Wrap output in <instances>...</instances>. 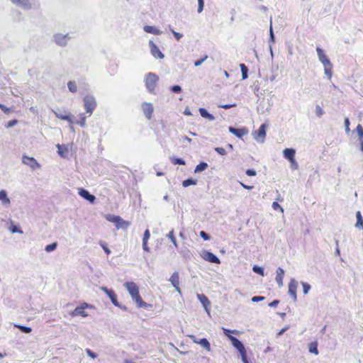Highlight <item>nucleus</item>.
<instances>
[{
	"label": "nucleus",
	"mask_w": 363,
	"mask_h": 363,
	"mask_svg": "<svg viewBox=\"0 0 363 363\" xmlns=\"http://www.w3.org/2000/svg\"><path fill=\"white\" fill-rule=\"evenodd\" d=\"M57 150H58V154L62 157H66L67 156V154H68V149L66 147H64V146H62L59 144L57 145Z\"/></svg>",
	"instance_id": "a878e982"
},
{
	"label": "nucleus",
	"mask_w": 363,
	"mask_h": 363,
	"mask_svg": "<svg viewBox=\"0 0 363 363\" xmlns=\"http://www.w3.org/2000/svg\"><path fill=\"white\" fill-rule=\"evenodd\" d=\"M252 271L255 272V273H257L261 276H264V269L262 267H259V266H257V265H255L253 267H252Z\"/></svg>",
	"instance_id": "4c0bfd02"
},
{
	"label": "nucleus",
	"mask_w": 363,
	"mask_h": 363,
	"mask_svg": "<svg viewBox=\"0 0 363 363\" xmlns=\"http://www.w3.org/2000/svg\"><path fill=\"white\" fill-rule=\"evenodd\" d=\"M229 132L239 138H241L247 133V130L245 128H235L231 126L229 127Z\"/></svg>",
	"instance_id": "a211bd4d"
},
{
	"label": "nucleus",
	"mask_w": 363,
	"mask_h": 363,
	"mask_svg": "<svg viewBox=\"0 0 363 363\" xmlns=\"http://www.w3.org/2000/svg\"><path fill=\"white\" fill-rule=\"evenodd\" d=\"M316 51L318 53V59L323 65L331 67L332 64L327 56L325 55L323 50L320 48L318 47L316 48Z\"/></svg>",
	"instance_id": "9d476101"
},
{
	"label": "nucleus",
	"mask_w": 363,
	"mask_h": 363,
	"mask_svg": "<svg viewBox=\"0 0 363 363\" xmlns=\"http://www.w3.org/2000/svg\"><path fill=\"white\" fill-rule=\"evenodd\" d=\"M208 351H211V345L208 340L206 338L199 340V344Z\"/></svg>",
	"instance_id": "cd10ccee"
},
{
	"label": "nucleus",
	"mask_w": 363,
	"mask_h": 363,
	"mask_svg": "<svg viewBox=\"0 0 363 363\" xmlns=\"http://www.w3.org/2000/svg\"><path fill=\"white\" fill-rule=\"evenodd\" d=\"M167 237L171 240V241L172 242V243L174 244V245L175 246V247H178V245H177V240H176V238L174 236V230H171L167 235Z\"/></svg>",
	"instance_id": "72a5a7b5"
},
{
	"label": "nucleus",
	"mask_w": 363,
	"mask_h": 363,
	"mask_svg": "<svg viewBox=\"0 0 363 363\" xmlns=\"http://www.w3.org/2000/svg\"><path fill=\"white\" fill-rule=\"evenodd\" d=\"M208 58V55H205L203 57L201 58L200 60H198L194 62V66L195 67H199L202 65V63L206 60Z\"/></svg>",
	"instance_id": "37998d69"
},
{
	"label": "nucleus",
	"mask_w": 363,
	"mask_h": 363,
	"mask_svg": "<svg viewBox=\"0 0 363 363\" xmlns=\"http://www.w3.org/2000/svg\"><path fill=\"white\" fill-rule=\"evenodd\" d=\"M198 299L205 308V311L207 312V313L210 314V306H211V302L209 301L207 296H206L204 294H197L196 295Z\"/></svg>",
	"instance_id": "9b49d317"
},
{
	"label": "nucleus",
	"mask_w": 363,
	"mask_h": 363,
	"mask_svg": "<svg viewBox=\"0 0 363 363\" xmlns=\"http://www.w3.org/2000/svg\"><path fill=\"white\" fill-rule=\"evenodd\" d=\"M52 112L54 113V114L56 116L57 118H58L61 120L68 121L70 125L74 123L73 115L72 113H68L67 114H63V113H60V111H56L54 110H52Z\"/></svg>",
	"instance_id": "2eb2a0df"
},
{
	"label": "nucleus",
	"mask_w": 363,
	"mask_h": 363,
	"mask_svg": "<svg viewBox=\"0 0 363 363\" xmlns=\"http://www.w3.org/2000/svg\"><path fill=\"white\" fill-rule=\"evenodd\" d=\"M198 13H201L203 9V6H204V1L203 0H198Z\"/></svg>",
	"instance_id": "de8ad7c7"
},
{
	"label": "nucleus",
	"mask_w": 363,
	"mask_h": 363,
	"mask_svg": "<svg viewBox=\"0 0 363 363\" xmlns=\"http://www.w3.org/2000/svg\"><path fill=\"white\" fill-rule=\"evenodd\" d=\"M290 163H291V167L293 169H298V165L297 162L295 160V158L293 160H291Z\"/></svg>",
	"instance_id": "052dcab7"
},
{
	"label": "nucleus",
	"mask_w": 363,
	"mask_h": 363,
	"mask_svg": "<svg viewBox=\"0 0 363 363\" xmlns=\"http://www.w3.org/2000/svg\"><path fill=\"white\" fill-rule=\"evenodd\" d=\"M81 116V120L77 122V123L82 126V127H84L86 125V117L84 116V115L82 113L80 115Z\"/></svg>",
	"instance_id": "49530a36"
},
{
	"label": "nucleus",
	"mask_w": 363,
	"mask_h": 363,
	"mask_svg": "<svg viewBox=\"0 0 363 363\" xmlns=\"http://www.w3.org/2000/svg\"><path fill=\"white\" fill-rule=\"evenodd\" d=\"M235 106H236L235 104H231L218 105V107L223 108L224 109H228V108H230L234 107Z\"/></svg>",
	"instance_id": "bf43d9fd"
},
{
	"label": "nucleus",
	"mask_w": 363,
	"mask_h": 363,
	"mask_svg": "<svg viewBox=\"0 0 363 363\" xmlns=\"http://www.w3.org/2000/svg\"><path fill=\"white\" fill-rule=\"evenodd\" d=\"M196 180H194L193 179H188L186 180H184L182 182V186L184 187H187L190 185H196Z\"/></svg>",
	"instance_id": "c9c22d12"
},
{
	"label": "nucleus",
	"mask_w": 363,
	"mask_h": 363,
	"mask_svg": "<svg viewBox=\"0 0 363 363\" xmlns=\"http://www.w3.org/2000/svg\"><path fill=\"white\" fill-rule=\"evenodd\" d=\"M309 352L315 354V355L318 354V344L316 342H312L309 345Z\"/></svg>",
	"instance_id": "7c9ffc66"
},
{
	"label": "nucleus",
	"mask_w": 363,
	"mask_h": 363,
	"mask_svg": "<svg viewBox=\"0 0 363 363\" xmlns=\"http://www.w3.org/2000/svg\"><path fill=\"white\" fill-rule=\"evenodd\" d=\"M240 355L242 357V360L243 363H248L247 356H246V351H245L244 353H241Z\"/></svg>",
	"instance_id": "774afa93"
},
{
	"label": "nucleus",
	"mask_w": 363,
	"mask_h": 363,
	"mask_svg": "<svg viewBox=\"0 0 363 363\" xmlns=\"http://www.w3.org/2000/svg\"><path fill=\"white\" fill-rule=\"evenodd\" d=\"M85 352L89 357H90L92 359H96L98 357L97 354H96L89 348H86L85 350Z\"/></svg>",
	"instance_id": "a19ab883"
},
{
	"label": "nucleus",
	"mask_w": 363,
	"mask_h": 363,
	"mask_svg": "<svg viewBox=\"0 0 363 363\" xmlns=\"http://www.w3.org/2000/svg\"><path fill=\"white\" fill-rule=\"evenodd\" d=\"M284 275V270L281 267H278V269H277V276H276L275 280H276L279 288L283 286Z\"/></svg>",
	"instance_id": "aec40b11"
},
{
	"label": "nucleus",
	"mask_w": 363,
	"mask_h": 363,
	"mask_svg": "<svg viewBox=\"0 0 363 363\" xmlns=\"http://www.w3.org/2000/svg\"><path fill=\"white\" fill-rule=\"evenodd\" d=\"M171 32L172 33V34L174 35V36L175 37V38L177 40H179L183 36V35L182 33H177L172 29H171Z\"/></svg>",
	"instance_id": "6e6d98bb"
},
{
	"label": "nucleus",
	"mask_w": 363,
	"mask_h": 363,
	"mask_svg": "<svg viewBox=\"0 0 363 363\" xmlns=\"http://www.w3.org/2000/svg\"><path fill=\"white\" fill-rule=\"evenodd\" d=\"M10 230L13 233H20V234L23 233V231L16 225H13Z\"/></svg>",
	"instance_id": "4d7b16f0"
},
{
	"label": "nucleus",
	"mask_w": 363,
	"mask_h": 363,
	"mask_svg": "<svg viewBox=\"0 0 363 363\" xmlns=\"http://www.w3.org/2000/svg\"><path fill=\"white\" fill-rule=\"evenodd\" d=\"M172 162L174 164H181V165L185 164V161L182 158H173L172 160Z\"/></svg>",
	"instance_id": "79ce46f5"
},
{
	"label": "nucleus",
	"mask_w": 363,
	"mask_h": 363,
	"mask_svg": "<svg viewBox=\"0 0 363 363\" xmlns=\"http://www.w3.org/2000/svg\"><path fill=\"white\" fill-rule=\"evenodd\" d=\"M84 108L89 115L92 114L93 111L96 108V101L95 97L92 95H87L84 96Z\"/></svg>",
	"instance_id": "20e7f679"
},
{
	"label": "nucleus",
	"mask_w": 363,
	"mask_h": 363,
	"mask_svg": "<svg viewBox=\"0 0 363 363\" xmlns=\"http://www.w3.org/2000/svg\"><path fill=\"white\" fill-rule=\"evenodd\" d=\"M200 236L204 240H209L210 236L208 234H207L205 231H201L200 232Z\"/></svg>",
	"instance_id": "5fc2aeb1"
},
{
	"label": "nucleus",
	"mask_w": 363,
	"mask_h": 363,
	"mask_svg": "<svg viewBox=\"0 0 363 363\" xmlns=\"http://www.w3.org/2000/svg\"><path fill=\"white\" fill-rule=\"evenodd\" d=\"M240 67L242 72V79H246L248 77V68L244 64H240Z\"/></svg>",
	"instance_id": "2f4dec72"
},
{
	"label": "nucleus",
	"mask_w": 363,
	"mask_h": 363,
	"mask_svg": "<svg viewBox=\"0 0 363 363\" xmlns=\"http://www.w3.org/2000/svg\"><path fill=\"white\" fill-rule=\"evenodd\" d=\"M284 157L289 162L295 158L296 151L293 148H286L283 151Z\"/></svg>",
	"instance_id": "412c9836"
},
{
	"label": "nucleus",
	"mask_w": 363,
	"mask_h": 363,
	"mask_svg": "<svg viewBox=\"0 0 363 363\" xmlns=\"http://www.w3.org/2000/svg\"><path fill=\"white\" fill-rule=\"evenodd\" d=\"M331 67L329 66H324V72L325 74L330 79L332 77V71H331Z\"/></svg>",
	"instance_id": "a18cd8bd"
},
{
	"label": "nucleus",
	"mask_w": 363,
	"mask_h": 363,
	"mask_svg": "<svg viewBox=\"0 0 363 363\" xmlns=\"http://www.w3.org/2000/svg\"><path fill=\"white\" fill-rule=\"evenodd\" d=\"M0 108L6 114H9L11 112V109L9 108L6 107L4 104L0 103Z\"/></svg>",
	"instance_id": "13d9d810"
},
{
	"label": "nucleus",
	"mask_w": 363,
	"mask_h": 363,
	"mask_svg": "<svg viewBox=\"0 0 363 363\" xmlns=\"http://www.w3.org/2000/svg\"><path fill=\"white\" fill-rule=\"evenodd\" d=\"M201 257L206 261L211 263L219 264L220 262L219 258L211 252L203 250L201 253Z\"/></svg>",
	"instance_id": "423d86ee"
},
{
	"label": "nucleus",
	"mask_w": 363,
	"mask_h": 363,
	"mask_svg": "<svg viewBox=\"0 0 363 363\" xmlns=\"http://www.w3.org/2000/svg\"><path fill=\"white\" fill-rule=\"evenodd\" d=\"M150 50L152 55L158 59H163L164 57V54L160 50L157 45L155 44L152 40L149 41Z\"/></svg>",
	"instance_id": "6e6552de"
},
{
	"label": "nucleus",
	"mask_w": 363,
	"mask_h": 363,
	"mask_svg": "<svg viewBox=\"0 0 363 363\" xmlns=\"http://www.w3.org/2000/svg\"><path fill=\"white\" fill-rule=\"evenodd\" d=\"M18 123L17 120H12V121H10L8 123H7V125L6 127L7 128H11V127H13L15 125H16Z\"/></svg>",
	"instance_id": "0e129e2a"
},
{
	"label": "nucleus",
	"mask_w": 363,
	"mask_h": 363,
	"mask_svg": "<svg viewBox=\"0 0 363 363\" xmlns=\"http://www.w3.org/2000/svg\"><path fill=\"white\" fill-rule=\"evenodd\" d=\"M86 307H88V304L84 303L82 306L77 307L73 311L71 312L70 315L72 316L80 315L82 317H86L88 314L84 311Z\"/></svg>",
	"instance_id": "f8f14e48"
},
{
	"label": "nucleus",
	"mask_w": 363,
	"mask_h": 363,
	"mask_svg": "<svg viewBox=\"0 0 363 363\" xmlns=\"http://www.w3.org/2000/svg\"><path fill=\"white\" fill-rule=\"evenodd\" d=\"M359 140H363V128L361 125H358L356 128Z\"/></svg>",
	"instance_id": "ea45409f"
},
{
	"label": "nucleus",
	"mask_w": 363,
	"mask_h": 363,
	"mask_svg": "<svg viewBox=\"0 0 363 363\" xmlns=\"http://www.w3.org/2000/svg\"><path fill=\"white\" fill-rule=\"evenodd\" d=\"M272 208L274 210H278L279 209L281 213L284 212L283 208L276 201L273 202L272 203Z\"/></svg>",
	"instance_id": "09e8293b"
},
{
	"label": "nucleus",
	"mask_w": 363,
	"mask_h": 363,
	"mask_svg": "<svg viewBox=\"0 0 363 363\" xmlns=\"http://www.w3.org/2000/svg\"><path fill=\"white\" fill-rule=\"evenodd\" d=\"M207 167H208V164L204 162H202L196 167L194 172L197 173V172H202V171L205 170Z\"/></svg>",
	"instance_id": "c756f323"
},
{
	"label": "nucleus",
	"mask_w": 363,
	"mask_h": 363,
	"mask_svg": "<svg viewBox=\"0 0 363 363\" xmlns=\"http://www.w3.org/2000/svg\"><path fill=\"white\" fill-rule=\"evenodd\" d=\"M57 243L53 242L52 244L46 245L45 250L46 252H50L55 250L57 248Z\"/></svg>",
	"instance_id": "e433bc0d"
},
{
	"label": "nucleus",
	"mask_w": 363,
	"mask_h": 363,
	"mask_svg": "<svg viewBox=\"0 0 363 363\" xmlns=\"http://www.w3.org/2000/svg\"><path fill=\"white\" fill-rule=\"evenodd\" d=\"M55 43L61 47H65L67 45L68 40L70 37L69 34L62 35L61 33H56L53 36Z\"/></svg>",
	"instance_id": "39448f33"
},
{
	"label": "nucleus",
	"mask_w": 363,
	"mask_h": 363,
	"mask_svg": "<svg viewBox=\"0 0 363 363\" xmlns=\"http://www.w3.org/2000/svg\"><path fill=\"white\" fill-rule=\"evenodd\" d=\"M345 131L349 132L350 131V121L347 118L345 119Z\"/></svg>",
	"instance_id": "69168bd1"
},
{
	"label": "nucleus",
	"mask_w": 363,
	"mask_h": 363,
	"mask_svg": "<svg viewBox=\"0 0 363 363\" xmlns=\"http://www.w3.org/2000/svg\"><path fill=\"white\" fill-rule=\"evenodd\" d=\"M298 287V282L294 279H291L289 284V293L293 298L294 301H296V289Z\"/></svg>",
	"instance_id": "ddd939ff"
},
{
	"label": "nucleus",
	"mask_w": 363,
	"mask_h": 363,
	"mask_svg": "<svg viewBox=\"0 0 363 363\" xmlns=\"http://www.w3.org/2000/svg\"><path fill=\"white\" fill-rule=\"evenodd\" d=\"M12 3L21 7L23 9L28 10L32 7L31 4L28 0H11Z\"/></svg>",
	"instance_id": "6ab92c4d"
},
{
	"label": "nucleus",
	"mask_w": 363,
	"mask_h": 363,
	"mask_svg": "<svg viewBox=\"0 0 363 363\" xmlns=\"http://www.w3.org/2000/svg\"><path fill=\"white\" fill-rule=\"evenodd\" d=\"M169 281L173 286H177L179 284V277L178 272H174L169 279Z\"/></svg>",
	"instance_id": "393cba45"
},
{
	"label": "nucleus",
	"mask_w": 363,
	"mask_h": 363,
	"mask_svg": "<svg viewBox=\"0 0 363 363\" xmlns=\"http://www.w3.org/2000/svg\"><path fill=\"white\" fill-rule=\"evenodd\" d=\"M315 113L318 117H321L324 113V111L319 105L315 106Z\"/></svg>",
	"instance_id": "c03bdc74"
},
{
	"label": "nucleus",
	"mask_w": 363,
	"mask_h": 363,
	"mask_svg": "<svg viewBox=\"0 0 363 363\" xmlns=\"http://www.w3.org/2000/svg\"><path fill=\"white\" fill-rule=\"evenodd\" d=\"M303 286V292L306 295L311 289V285L306 282H301Z\"/></svg>",
	"instance_id": "58836bf2"
},
{
	"label": "nucleus",
	"mask_w": 363,
	"mask_h": 363,
	"mask_svg": "<svg viewBox=\"0 0 363 363\" xmlns=\"http://www.w3.org/2000/svg\"><path fill=\"white\" fill-rule=\"evenodd\" d=\"M223 330L224 334L227 337H228L229 339H230V337H233L232 335H230V333H232V331L230 330H228L227 328H223Z\"/></svg>",
	"instance_id": "338daca9"
},
{
	"label": "nucleus",
	"mask_w": 363,
	"mask_h": 363,
	"mask_svg": "<svg viewBox=\"0 0 363 363\" xmlns=\"http://www.w3.org/2000/svg\"><path fill=\"white\" fill-rule=\"evenodd\" d=\"M14 327L18 328L21 332L25 333H30L32 331L31 328L19 324H14Z\"/></svg>",
	"instance_id": "c85d7f7f"
},
{
	"label": "nucleus",
	"mask_w": 363,
	"mask_h": 363,
	"mask_svg": "<svg viewBox=\"0 0 363 363\" xmlns=\"http://www.w3.org/2000/svg\"><path fill=\"white\" fill-rule=\"evenodd\" d=\"M107 220L114 223L117 229H126L130 225V222L124 220L118 216L107 215Z\"/></svg>",
	"instance_id": "7ed1b4c3"
},
{
	"label": "nucleus",
	"mask_w": 363,
	"mask_h": 363,
	"mask_svg": "<svg viewBox=\"0 0 363 363\" xmlns=\"http://www.w3.org/2000/svg\"><path fill=\"white\" fill-rule=\"evenodd\" d=\"M79 194L80 196L87 200L91 203H93L96 200V197L94 195L91 194L87 190L84 189H79Z\"/></svg>",
	"instance_id": "dca6fc26"
},
{
	"label": "nucleus",
	"mask_w": 363,
	"mask_h": 363,
	"mask_svg": "<svg viewBox=\"0 0 363 363\" xmlns=\"http://www.w3.org/2000/svg\"><path fill=\"white\" fill-rule=\"evenodd\" d=\"M265 299V297L264 296H253L252 298V302H258V301H262Z\"/></svg>",
	"instance_id": "864d4df0"
},
{
	"label": "nucleus",
	"mask_w": 363,
	"mask_h": 363,
	"mask_svg": "<svg viewBox=\"0 0 363 363\" xmlns=\"http://www.w3.org/2000/svg\"><path fill=\"white\" fill-rule=\"evenodd\" d=\"M124 286L128 290L132 299L137 303L139 308H147V303L143 301L140 294L138 286L133 281L125 282Z\"/></svg>",
	"instance_id": "f257e3e1"
},
{
	"label": "nucleus",
	"mask_w": 363,
	"mask_h": 363,
	"mask_svg": "<svg viewBox=\"0 0 363 363\" xmlns=\"http://www.w3.org/2000/svg\"><path fill=\"white\" fill-rule=\"evenodd\" d=\"M150 231H149V230L147 229L144 232V235H143V241L147 242L149 238H150Z\"/></svg>",
	"instance_id": "603ef678"
},
{
	"label": "nucleus",
	"mask_w": 363,
	"mask_h": 363,
	"mask_svg": "<svg viewBox=\"0 0 363 363\" xmlns=\"http://www.w3.org/2000/svg\"><path fill=\"white\" fill-rule=\"evenodd\" d=\"M100 289L104 291L111 300L113 298L115 297L116 294L112 289H108L107 287L101 286Z\"/></svg>",
	"instance_id": "bb28decb"
},
{
	"label": "nucleus",
	"mask_w": 363,
	"mask_h": 363,
	"mask_svg": "<svg viewBox=\"0 0 363 363\" xmlns=\"http://www.w3.org/2000/svg\"><path fill=\"white\" fill-rule=\"evenodd\" d=\"M159 77L152 72L147 73L144 79L145 87L150 94H153L157 85Z\"/></svg>",
	"instance_id": "f03ea898"
},
{
	"label": "nucleus",
	"mask_w": 363,
	"mask_h": 363,
	"mask_svg": "<svg viewBox=\"0 0 363 363\" xmlns=\"http://www.w3.org/2000/svg\"><path fill=\"white\" fill-rule=\"evenodd\" d=\"M266 128H267V125L262 124L260 125L258 130L255 132L254 138L257 141L261 142V143L264 142V140L266 136Z\"/></svg>",
	"instance_id": "1a4fd4ad"
},
{
	"label": "nucleus",
	"mask_w": 363,
	"mask_h": 363,
	"mask_svg": "<svg viewBox=\"0 0 363 363\" xmlns=\"http://www.w3.org/2000/svg\"><path fill=\"white\" fill-rule=\"evenodd\" d=\"M22 162L30 167L32 169L40 168V164L32 157L24 155L22 159Z\"/></svg>",
	"instance_id": "0eeeda50"
},
{
	"label": "nucleus",
	"mask_w": 363,
	"mask_h": 363,
	"mask_svg": "<svg viewBox=\"0 0 363 363\" xmlns=\"http://www.w3.org/2000/svg\"><path fill=\"white\" fill-rule=\"evenodd\" d=\"M143 30L146 33H152L154 35H161L162 33V32L160 30H159L156 27L152 26H145L143 27Z\"/></svg>",
	"instance_id": "5701e85b"
},
{
	"label": "nucleus",
	"mask_w": 363,
	"mask_h": 363,
	"mask_svg": "<svg viewBox=\"0 0 363 363\" xmlns=\"http://www.w3.org/2000/svg\"><path fill=\"white\" fill-rule=\"evenodd\" d=\"M215 151L217 152L218 154L221 155H226V151L224 148L223 147H215Z\"/></svg>",
	"instance_id": "3c124183"
},
{
	"label": "nucleus",
	"mask_w": 363,
	"mask_h": 363,
	"mask_svg": "<svg viewBox=\"0 0 363 363\" xmlns=\"http://www.w3.org/2000/svg\"><path fill=\"white\" fill-rule=\"evenodd\" d=\"M199 113L201 114V116L203 117V118H208V120L210 121H214L215 120V117L209 113L205 108H199Z\"/></svg>",
	"instance_id": "b1692460"
},
{
	"label": "nucleus",
	"mask_w": 363,
	"mask_h": 363,
	"mask_svg": "<svg viewBox=\"0 0 363 363\" xmlns=\"http://www.w3.org/2000/svg\"><path fill=\"white\" fill-rule=\"evenodd\" d=\"M230 340L233 347L238 350L240 354L244 353V352L246 351L243 344L238 339L235 337H230Z\"/></svg>",
	"instance_id": "f3484780"
},
{
	"label": "nucleus",
	"mask_w": 363,
	"mask_h": 363,
	"mask_svg": "<svg viewBox=\"0 0 363 363\" xmlns=\"http://www.w3.org/2000/svg\"><path fill=\"white\" fill-rule=\"evenodd\" d=\"M67 87H68L69 90L72 93H75L77 91V84L75 82H73V81L68 82Z\"/></svg>",
	"instance_id": "473e14b6"
},
{
	"label": "nucleus",
	"mask_w": 363,
	"mask_h": 363,
	"mask_svg": "<svg viewBox=\"0 0 363 363\" xmlns=\"http://www.w3.org/2000/svg\"><path fill=\"white\" fill-rule=\"evenodd\" d=\"M142 109L147 119H150L153 112V106L151 103L144 102L142 104Z\"/></svg>",
	"instance_id": "4468645a"
},
{
	"label": "nucleus",
	"mask_w": 363,
	"mask_h": 363,
	"mask_svg": "<svg viewBox=\"0 0 363 363\" xmlns=\"http://www.w3.org/2000/svg\"><path fill=\"white\" fill-rule=\"evenodd\" d=\"M171 90L174 93H179L182 91V87L179 85H174L171 87Z\"/></svg>",
	"instance_id": "8fccbe9b"
},
{
	"label": "nucleus",
	"mask_w": 363,
	"mask_h": 363,
	"mask_svg": "<svg viewBox=\"0 0 363 363\" xmlns=\"http://www.w3.org/2000/svg\"><path fill=\"white\" fill-rule=\"evenodd\" d=\"M357 223L355 226L357 228L363 227V218L362 217L361 213L359 211L357 212Z\"/></svg>",
	"instance_id": "f704fd0d"
},
{
	"label": "nucleus",
	"mask_w": 363,
	"mask_h": 363,
	"mask_svg": "<svg viewBox=\"0 0 363 363\" xmlns=\"http://www.w3.org/2000/svg\"><path fill=\"white\" fill-rule=\"evenodd\" d=\"M0 201H1V203L4 206H9L11 203V200L5 190L0 191Z\"/></svg>",
	"instance_id": "4be33fe9"
},
{
	"label": "nucleus",
	"mask_w": 363,
	"mask_h": 363,
	"mask_svg": "<svg viewBox=\"0 0 363 363\" xmlns=\"http://www.w3.org/2000/svg\"><path fill=\"white\" fill-rule=\"evenodd\" d=\"M100 245L102 247V248L107 255H109L111 253V250L107 247V246L104 242H101Z\"/></svg>",
	"instance_id": "e2e57ef3"
},
{
	"label": "nucleus",
	"mask_w": 363,
	"mask_h": 363,
	"mask_svg": "<svg viewBox=\"0 0 363 363\" xmlns=\"http://www.w3.org/2000/svg\"><path fill=\"white\" fill-rule=\"evenodd\" d=\"M246 174L249 177H253L256 175V172L254 169H247L246 171Z\"/></svg>",
	"instance_id": "680f3d73"
}]
</instances>
